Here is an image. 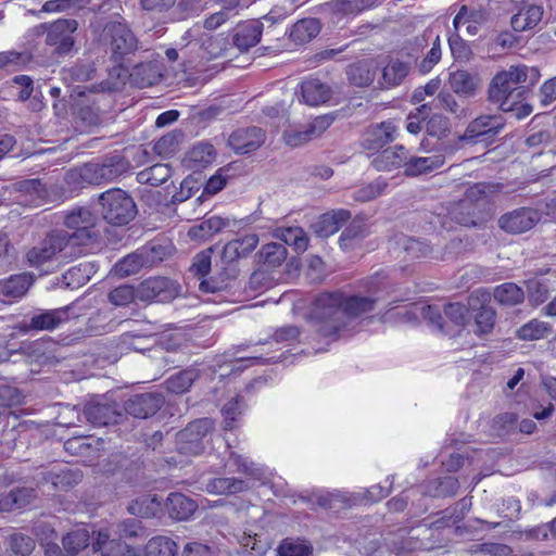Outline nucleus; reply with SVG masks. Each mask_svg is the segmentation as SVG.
<instances>
[{
    "instance_id": "1",
    "label": "nucleus",
    "mask_w": 556,
    "mask_h": 556,
    "mask_svg": "<svg viewBox=\"0 0 556 556\" xmlns=\"http://www.w3.org/2000/svg\"><path fill=\"white\" fill-rule=\"evenodd\" d=\"M540 77L538 67L525 64L511 65L493 76L488 87V101L497 105L503 112L514 110L516 103L525 100L527 89L535 85Z\"/></svg>"
},
{
    "instance_id": "2",
    "label": "nucleus",
    "mask_w": 556,
    "mask_h": 556,
    "mask_svg": "<svg viewBox=\"0 0 556 556\" xmlns=\"http://www.w3.org/2000/svg\"><path fill=\"white\" fill-rule=\"evenodd\" d=\"M343 303L341 291L324 292L315 299L311 317L320 337L331 340L341 337L346 325Z\"/></svg>"
},
{
    "instance_id": "3",
    "label": "nucleus",
    "mask_w": 556,
    "mask_h": 556,
    "mask_svg": "<svg viewBox=\"0 0 556 556\" xmlns=\"http://www.w3.org/2000/svg\"><path fill=\"white\" fill-rule=\"evenodd\" d=\"M72 241L67 231H51L26 252V262L30 267L43 269L55 260L72 257L77 254L71 250Z\"/></svg>"
},
{
    "instance_id": "4",
    "label": "nucleus",
    "mask_w": 556,
    "mask_h": 556,
    "mask_svg": "<svg viewBox=\"0 0 556 556\" xmlns=\"http://www.w3.org/2000/svg\"><path fill=\"white\" fill-rule=\"evenodd\" d=\"M98 202L103 219L113 226H125L137 215V205L132 197L121 188H112L102 192Z\"/></svg>"
},
{
    "instance_id": "5",
    "label": "nucleus",
    "mask_w": 556,
    "mask_h": 556,
    "mask_svg": "<svg viewBox=\"0 0 556 556\" xmlns=\"http://www.w3.org/2000/svg\"><path fill=\"white\" fill-rule=\"evenodd\" d=\"M129 161L121 153L102 157L101 162H89L78 168L77 175L81 185H102L111 182L128 173Z\"/></svg>"
},
{
    "instance_id": "6",
    "label": "nucleus",
    "mask_w": 556,
    "mask_h": 556,
    "mask_svg": "<svg viewBox=\"0 0 556 556\" xmlns=\"http://www.w3.org/2000/svg\"><path fill=\"white\" fill-rule=\"evenodd\" d=\"M99 42L106 47L111 59L119 63L126 55L137 49V39L126 23L122 21H109L103 26Z\"/></svg>"
},
{
    "instance_id": "7",
    "label": "nucleus",
    "mask_w": 556,
    "mask_h": 556,
    "mask_svg": "<svg viewBox=\"0 0 556 556\" xmlns=\"http://www.w3.org/2000/svg\"><path fill=\"white\" fill-rule=\"evenodd\" d=\"M215 421L212 418H199L189 422L176 434V450L182 455H200L204 452Z\"/></svg>"
},
{
    "instance_id": "8",
    "label": "nucleus",
    "mask_w": 556,
    "mask_h": 556,
    "mask_svg": "<svg viewBox=\"0 0 556 556\" xmlns=\"http://www.w3.org/2000/svg\"><path fill=\"white\" fill-rule=\"evenodd\" d=\"M46 33V43L53 47L54 52L68 54L75 45L74 33L78 28V22L74 18H60L52 23L39 26Z\"/></svg>"
},
{
    "instance_id": "9",
    "label": "nucleus",
    "mask_w": 556,
    "mask_h": 556,
    "mask_svg": "<svg viewBox=\"0 0 556 556\" xmlns=\"http://www.w3.org/2000/svg\"><path fill=\"white\" fill-rule=\"evenodd\" d=\"M64 224L74 230L73 233H68V238L73 239L71 250L76 252L79 245L86 244L91 239L90 230L96 225V216L90 210L79 207L66 214Z\"/></svg>"
},
{
    "instance_id": "10",
    "label": "nucleus",
    "mask_w": 556,
    "mask_h": 556,
    "mask_svg": "<svg viewBox=\"0 0 556 556\" xmlns=\"http://www.w3.org/2000/svg\"><path fill=\"white\" fill-rule=\"evenodd\" d=\"M505 126L501 114H483L472 119L465 129L462 140L477 143L497 136Z\"/></svg>"
},
{
    "instance_id": "11",
    "label": "nucleus",
    "mask_w": 556,
    "mask_h": 556,
    "mask_svg": "<svg viewBox=\"0 0 556 556\" xmlns=\"http://www.w3.org/2000/svg\"><path fill=\"white\" fill-rule=\"evenodd\" d=\"M177 293V286L166 277H150L137 287V300L142 302H168L175 299Z\"/></svg>"
},
{
    "instance_id": "12",
    "label": "nucleus",
    "mask_w": 556,
    "mask_h": 556,
    "mask_svg": "<svg viewBox=\"0 0 556 556\" xmlns=\"http://www.w3.org/2000/svg\"><path fill=\"white\" fill-rule=\"evenodd\" d=\"M333 123L330 115L315 117L311 123L300 127L283 131L285 142L293 148L301 147L306 142L320 137Z\"/></svg>"
},
{
    "instance_id": "13",
    "label": "nucleus",
    "mask_w": 556,
    "mask_h": 556,
    "mask_svg": "<svg viewBox=\"0 0 556 556\" xmlns=\"http://www.w3.org/2000/svg\"><path fill=\"white\" fill-rule=\"evenodd\" d=\"M71 309V306L47 311L40 309L38 313L34 314L28 321L24 320L18 328L24 332L52 331L70 320Z\"/></svg>"
},
{
    "instance_id": "14",
    "label": "nucleus",
    "mask_w": 556,
    "mask_h": 556,
    "mask_svg": "<svg viewBox=\"0 0 556 556\" xmlns=\"http://www.w3.org/2000/svg\"><path fill=\"white\" fill-rule=\"evenodd\" d=\"M165 399L160 392H146L131 395L124 405L125 412L140 419L155 415L164 405Z\"/></svg>"
},
{
    "instance_id": "15",
    "label": "nucleus",
    "mask_w": 556,
    "mask_h": 556,
    "mask_svg": "<svg viewBox=\"0 0 556 556\" xmlns=\"http://www.w3.org/2000/svg\"><path fill=\"white\" fill-rule=\"evenodd\" d=\"M540 220V213L529 207H520L502 215L498 226L506 232L518 235L532 229Z\"/></svg>"
},
{
    "instance_id": "16",
    "label": "nucleus",
    "mask_w": 556,
    "mask_h": 556,
    "mask_svg": "<svg viewBox=\"0 0 556 556\" xmlns=\"http://www.w3.org/2000/svg\"><path fill=\"white\" fill-rule=\"evenodd\" d=\"M84 417L93 427L117 424L122 412L116 403L90 402L84 408Z\"/></svg>"
},
{
    "instance_id": "17",
    "label": "nucleus",
    "mask_w": 556,
    "mask_h": 556,
    "mask_svg": "<svg viewBox=\"0 0 556 556\" xmlns=\"http://www.w3.org/2000/svg\"><path fill=\"white\" fill-rule=\"evenodd\" d=\"M265 141V132L258 127L235 130L229 139V147L238 154H248L257 150Z\"/></svg>"
},
{
    "instance_id": "18",
    "label": "nucleus",
    "mask_w": 556,
    "mask_h": 556,
    "mask_svg": "<svg viewBox=\"0 0 556 556\" xmlns=\"http://www.w3.org/2000/svg\"><path fill=\"white\" fill-rule=\"evenodd\" d=\"M396 127L392 122H382L368 128L362 138V147L368 152H378L395 139Z\"/></svg>"
},
{
    "instance_id": "19",
    "label": "nucleus",
    "mask_w": 556,
    "mask_h": 556,
    "mask_svg": "<svg viewBox=\"0 0 556 556\" xmlns=\"http://www.w3.org/2000/svg\"><path fill=\"white\" fill-rule=\"evenodd\" d=\"M447 81L451 90L464 98H473L482 84L479 74L467 70H456L450 73Z\"/></svg>"
},
{
    "instance_id": "20",
    "label": "nucleus",
    "mask_w": 556,
    "mask_h": 556,
    "mask_svg": "<svg viewBox=\"0 0 556 556\" xmlns=\"http://www.w3.org/2000/svg\"><path fill=\"white\" fill-rule=\"evenodd\" d=\"M257 244L258 236L255 233H249L241 238L230 240L223 249L222 261L226 265H231L240 258L250 255Z\"/></svg>"
},
{
    "instance_id": "21",
    "label": "nucleus",
    "mask_w": 556,
    "mask_h": 556,
    "mask_svg": "<svg viewBox=\"0 0 556 556\" xmlns=\"http://www.w3.org/2000/svg\"><path fill=\"white\" fill-rule=\"evenodd\" d=\"M263 33L260 20H249L238 24L232 31V42L240 51H248L256 46Z\"/></svg>"
},
{
    "instance_id": "22",
    "label": "nucleus",
    "mask_w": 556,
    "mask_h": 556,
    "mask_svg": "<svg viewBox=\"0 0 556 556\" xmlns=\"http://www.w3.org/2000/svg\"><path fill=\"white\" fill-rule=\"evenodd\" d=\"M36 497L37 492L34 488L13 486L0 494V510L10 513L22 509L31 504Z\"/></svg>"
},
{
    "instance_id": "23",
    "label": "nucleus",
    "mask_w": 556,
    "mask_h": 556,
    "mask_svg": "<svg viewBox=\"0 0 556 556\" xmlns=\"http://www.w3.org/2000/svg\"><path fill=\"white\" fill-rule=\"evenodd\" d=\"M351 212L348 210H333L319 216L312 225L314 232L321 238L336 233L349 219Z\"/></svg>"
},
{
    "instance_id": "24",
    "label": "nucleus",
    "mask_w": 556,
    "mask_h": 556,
    "mask_svg": "<svg viewBox=\"0 0 556 556\" xmlns=\"http://www.w3.org/2000/svg\"><path fill=\"white\" fill-rule=\"evenodd\" d=\"M230 226L231 220L229 218L213 215L204 218L200 224L192 226L188 235L191 239L206 241Z\"/></svg>"
},
{
    "instance_id": "25",
    "label": "nucleus",
    "mask_w": 556,
    "mask_h": 556,
    "mask_svg": "<svg viewBox=\"0 0 556 556\" xmlns=\"http://www.w3.org/2000/svg\"><path fill=\"white\" fill-rule=\"evenodd\" d=\"M162 72L163 65L159 61L142 62L134 67L130 77L139 88H146L157 84Z\"/></svg>"
},
{
    "instance_id": "26",
    "label": "nucleus",
    "mask_w": 556,
    "mask_h": 556,
    "mask_svg": "<svg viewBox=\"0 0 556 556\" xmlns=\"http://www.w3.org/2000/svg\"><path fill=\"white\" fill-rule=\"evenodd\" d=\"M408 151L403 146H395L379 152L371 164L377 170H392L403 166L406 167Z\"/></svg>"
},
{
    "instance_id": "27",
    "label": "nucleus",
    "mask_w": 556,
    "mask_h": 556,
    "mask_svg": "<svg viewBox=\"0 0 556 556\" xmlns=\"http://www.w3.org/2000/svg\"><path fill=\"white\" fill-rule=\"evenodd\" d=\"M303 101L311 106L326 103L331 98V89L317 78H309L301 84Z\"/></svg>"
},
{
    "instance_id": "28",
    "label": "nucleus",
    "mask_w": 556,
    "mask_h": 556,
    "mask_svg": "<svg viewBox=\"0 0 556 556\" xmlns=\"http://www.w3.org/2000/svg\"><path fill=\"white\" fill-rule=\"evenodd\" d=\"M198 368L190 366L172 376H169L164 384L168 392L174 394H182L189 391L193 382L199 378Z\"/></svg>"
},
{
    "instance_id": "29",
    "label": "nucleus",
    "mask_w": 556,
    "mask_h": 556,
    "mask_svg": "<svg viewBox=\"0 0 556 556\" xmlns=\"http://www.w3.org/2000/svg\"><path fill=\"white\" fill-rule=\"evenodd\" d=\"M321 29L320 22L314 17L298 21L290 30V39L296 45H304L315 38Z\"/></svg>"
},
{
    "instance_id": "30",
    "label": "nucleus",
    "mask_w": 556,
    "mask_h": 556,
    "mask_svg": "<svg viewBox=\"0 0 556 556\" xmlns=\"http://www.w3.org/2000/svg\"><path fill=\"white\" fill-rule=\"evenodd\" d=\"M93 548L101 552L102 556H134L132 548L122 540L109 539L104 532H99Z\"/></svg>"
},
{
    "instance_id": "31",
    "label": "nucleus",
    "mask_w": 556,
    "mask_h": 556,
    "mask_svg": "<svg viewBox=\"0 0 556 556\" xmlns=\"http://www.w3.org/2000/svg\"><path fill=\"white\" fill-rule=\"evenodd\" d=\"M445 160L442 154L416 157L407 154V162L405 167L406 176H418L428 172H432L443 166Z\"/></svg>"
},
{
    "instance_id": "32",
    "label": "nucleus",
    "mask_w": 556,
    "mask_h": 556,
    "mask_svg": "<svg viewBox=\"0 0 556 556\" xmlns=\"http://www.w3.org/2000/svg\"><path fill=\"white\" fill-rule=\"evenodd\" d=\"M166 505L169 516L177 520L188 519L197 509L195 502L181 493H170Z\"/></svg>"
},
{
    "instance_id": "33",
    "label": "nucleus",
    "mask_w": 556,
    "mask_h": 556,
    "mask_svg": "<svg viewBox=\"0 0 556 556\" xmlns=\"http://www.w3.org/2000/svg\"><path fill=\"white\" fill-rule=\"evenodd\" d=\"M409 71V63L399 59H391L382 70V86L386 88H392L401 85Z\"/></svg>"
},
{
    "instance_id": "34",
    "label": "nucleus",
    "mask_w": 556,
    "mask_h": 556,
    "mask_svg": "<svg viewBox=\"0 0 556 556\" xmlns=\"http://www.w3.org/2000/svg\"><path fill=\"white\" fill-rule=\"evenodd\" d=\"M459 489V482L455 477L445 476L429 480L425 485L422 493L432 497L453 496Z\"/></svg>"
},
{
    "instance_id": "35",
    "label": "nucleus",
    "mask_w": 556,
    "mask_h": 556,
    "mask_svg": "<svg viewBox=\"0 0 556 556\" xmlns=\"http://www.w3.org/2000/svg\"><path fill=\"white\" fill-rule=\"evenodd\" d=\"M377 302V298L372 295H345L344 294V317L353 318L362 314L371 312Z\"/></svg>"
},
{
    "instance_id": "36",
    "label": "nucleus",
    "mask_w": 556,
    "mask_h": 556,
    "mask_svg": "<svg viewBox=\"0 0 556 556\" xmlns=\"http://www.w3.org/2000/svg\"><path fill=\"white\" fill-rule=\"evenodd\" d=\"M543 8L540 5H528L518 14L511 17V25L517 31H525L534 28L542 20Z\"/></svg>"
},
{
    "instance_id": "37",
    "label": "nucleus",
    "mask_w": 556,
    "mask_h": 556,
    "mask_svg": "<svg viewBox=\"0 0 556 556\" xmlns=\"http://www.w3.org/2000/svg\"><path fill=\"white\" fill-rule=\"evenodd\" d=\"M31 285L27 275H14L0 282V294L8 299H20L26 294Z\"/></svg>"
},
{
    "instance_id": "38",
    "label": "nucleus",
    "mask_w": 556,
    "mask_h": 556,
    "mask_svg": "<svg viewBox=\"0 0 556 556\" xmlns=\"http://www.w3.org/2000/svg\"><path fill=\"white\" fill-rule=\"evenodd\" d=\"M448 215L453 222L465 227H475L478 225L476 216V206L468 203V200L462 199L454 203L448 210Z\"/></svg>"
},
{
    "instance_id": "39",
    "label": "nucleus",
    "mask_w": 556,
    "mask_h": 556,
    "mask_svg": "<svg viewBox=\"0 0 556 556\" xmlns=\"http://www.w3.org/2000/svg\"><path fill=\"white\" fill-rule=\"evenodd\" d=\"M81 473L67 467L59 470H50L45 473L43 479L51 482L55 489L66 490L81 481Z\"/></svg>"
},
{
    "instance_id": "40",
    "label": "nucleus",
    "mask_w": 556,
    "mask_h": 556,
    "mask_svg": "<svg viewBox=\"0 0 556 556\" xmlns=\"http://www.w3.org/2000/svg\"><path fill=\"white\" fill-rule=\"evenodd\" d=\"M287 256V248L280 242L266 243L258 251L260 262L271 268L279 267Z\"/></svg>"
},
{
    "instance_id": "41",
    "label": "nucleus",
    "mask_w": 556,
    "mask_h": 556,
    "mask_svg": "<svg viewBox=\"0 0 556 556\" xmlns=\"http://www.w3.org/2000/svg\"><path fill=\"white\" fill-rule=\"evenodd\" d=\"M215 159V149L208 142H199L194 144L188 153V163L194 168H203L211 164Z\"/></svg>"
},
{
    "instance_id": "42",
    "label": "nucleus",
    "mask_w": 556,
    "mask_h": 556,
    "mask_svg": "<svg viewBox=\"0 0 556 556\" xmlns=\"http://www.w3.org/2000/svg\"><path fill=\"white\" fill-rule=\"evenodd\" d=\"M248 489L249 483L238 478H215L207 483V491L216 494H236Z\"/></svg>"
},
{
    "instance_id": "43",
    "label": "nucleus",
    "mask_w": 556,
    "mask_h": 556,
    "mask_svg": "<svg viewBox=\"0 0 556 556\" xmlns=\"http://www.w3.org/2000/svg\"><path fill=\"white\" fill-rule=\"evenodd\" d=\"M91 270L89 263L73 266L62 275V285L68 289H77L89 281Z\"/></svg>"
},
{
    "instance_id": "44",
    "label": "nucleus",
    "mask_w": 556,
    "mask_h": 556,
    "mask_svg": "<svg viewBox=\"0 0 556 556\" xmlns=\"http://www.w3.org/2000/svg\"><path fill=\"white\" fill-rule=\"evenodd\" d=\"M350 83L357 87L369 86L375 79V73L366 61L351 64L346 71Z\"/></svg>"
},
{
    "instance_id": "45",
    "label": "nucleus",
    "mask_w": 556,
    "mask_h": 556,
    "mask_svg": "<svg viewBox=\"0 0 556 556\" xmlns=\"http://www.w3.org/2000/svg\"><path fill=\"white\" fill-rule=\"evenodd\" d=\"M378 0H331L329 10L334 14H357L371 8Z\"/></svg>"
},
{
    "instance_id": "46",
    "label": "nucleus",
    "mask_w": 556,
    "mask_h": 556,
    "mask_svg": "<svg viewBox=\"0 0 556 556\" xmlns=\"http://www.w3.org/2000/svg\"><path fill=\"white\" fill-rule=\"evenodd\" d=\"M172 176V167L167 164L157 163L138 174V181L151 186H160Z\"/></svg>"
},
{
    "instance_id": "47",
    "label": "nucleus",
    "mask_w": 556,
    "mask_h": 556,
    "mask_svg": "<svg viewBox=\"0 0 556 556\" xmlns=\"http://www.w3.org/2000/svg\"><path fill=\"white\" fill-rule=\"evenodd\" d=\"M176 553L177 544L168 536H154L146 545L147 556H175Z\"/></svg>"
},
{
    "instance_id": "48",
    "label": "nucleus",
    "mask_w": 556,
    "mask_h": 556,
    "mask_svg": "<svg viewBox=\"0 0 556 556\" xmlns=\"http://www.w3.org/2000/svg\"><path fill=\"white\" fill-rule=\"evenodd\" d=\"M89 531L86 528H79L67 533L62 543L68 554L76 555L89 545Z\"/></svg>"
},
{
    "instance_id": "49",
    "label": "nucleus",
    "mask_w": 556,
    "mask_h": 556,
    "mask_svg": "<svg viewBox=\"0 0 556 556\" xmlns=\"http://www.w3.org/2000/svg\"><path fill=\"white\" fill-rule=\"evenodd\" d=\"M525 294L516 283L506 282L494 290V299L501 304L516 305L523 301Z\"/></svg>"
},
{
    "instance_id": "50",
    "label": "nucleus",
    "mask_w": 556,
    "mask_h": 556,
    "mask_svg": "<svg viewBox=\"0 0 556 556\" xmlns=\"http://www.w3.org/2000/svg\"><path fill=\"white\" fill-rule=\"evenodd\" d=\"M149 263L147 251H138L129 254L116 264V269L121 275L129 276L137 274L139 269Z\"/></svg>"
},
{
    "instance_id": "51",
    "label": "nucleus",
    "mask_w": 556,
    "mask_h": 556,
    "mask_svg": "<svg viewBox=\"0 0 556 556\" xmlns=\"http://www.w3.org/2000/svg\"><path fill=\"white\" fill-rule=\"evenodd\" d=\"M286 245H290L296 253L304 252L308 245V238L305 231L300 227H289L281 231L279 237Z\"/></svg>"
},
{
    "instance_id": "52",
    "label": "nucleus",
    "mask_w": 556,
    "mask_h": 556,
    "mask_svg": "<svg viewBox=\"0 0 556 556\" xmlns=\"http://www.w3.org/2000/svg\"><path fill=\"white\" fill-rule=\"evenodd\" d=\"M182 137L184 135L181 131H170L162 136L154 143L153 149L160 156L167 157L173 155L178 150Z\"/></svg>"
},
{
    "instance_id": "53",
    "label": "nucleus",
    "mask_w": 556,
    "mask_h": 556,
    "mask_svg": "<svg viewBox=\"0 0 556 556\" xmlns=\"http://www.w3.org/2000/svg\"><path fill=\"white\" fill-rule=\"evenodd\" d=\"M496 313L494 308L481 305L475 315V332L479 336L490 333L495 325Z\"/></svg>"
},
{
    "instance_id": "54",
    "label": "nucleus",
    "mask_w": 556,
    "mask_h": 556,
    "mask_svg": "<svg viewBox=\"0 0 556 556\" xmlns=\"http://www.w3.org/2000/svg\"><path fill=\"white\" fill-rule=\"evenodd\" d=\"M401 244L410 260L428 257L432 253L430 243L419 238H405Z\"/></svg>"
},
{
    "instance_id": "55",
    "label": "nucleus",
    "mask_w": 556,
    "mask_h": 556,
    "mask_svg": "<svg viewBox=\"0 0 556 556\" xmlns=\"http://www.w3.org/2000/svg\"><path fill=\"white\" fill-rule=\"evenodd\" d=\"M551 331V327L541 320L532 319L517 330V336L521 340H539L544 338Z\"/></svg>"
},
{
    "instance_id": "56",
    "label": "nucleus",
    "mask_w": 556,
    "mask_h": 556,
    "mask_svg": "<svg viewBox=\"0 0 556 556\" xmlns=\"http://www.w3.org/2000/svg\"><path fill=\"white\" fill-rule=\"evenodd\" d=\"M159 506L155 495H143L132 501L128 506L131 515L149 518L155 515V508Z\"/></svg>"
},
{
    "instance_id": "57",
    "label": "nucleus",
    "mask_w": 556,
    "mask_h": 556,
    "mask_svg": "<svg viewBox=\"0 0 556 556\" xmlns=\"http://www.w3.org/2000/svg\"><path fill=\"white\" fill-rule=\"evenodd\" d=\"M279 556H308L312 546L302 540L285 539L277 548Z\"/></svg>"
},
{
    "instance_id": "58",
    "label": "nucleus",
    "mask_w": 556,
    "mask_h": 556,
    "mask_svg": "<svg viewBox=\"0 0 556 556\" xmlns=\"http://www.w3.org/2000/svg\"><path fill=\"white\" fill-rule=\"evenodd\" d=\"M9 547L17 556H28L35 548V541L28 535L13 533L9 538Z\"/></svg>"
},
{
    "instance_id": "59",
    "label": "nucleus",
    "mask_w": 556,
    "mask_h": 556,
    "mask_svg": "<svg viewBox=\"0 0 556 556\" xmlns=\"http://www.w3.org/2000/svg\"><path fill=\"white\" fill-rule=\"evenodd\" d=\"M137 299V288L122 285L109 293V301L116 306H126Z\"/></svg>"
},
{
    "instance_id": "60",
    "label": "nucleus",
    "mask_w": 556,
    "mask_h": 556,
    "mask_svg": "<svg viewBox=\"0 0 556 556\" xmlns=\"http://www.w3.org/2000/svg\"><path fill=\"white\" fill-rule=\"evenodd\" d=\"M387 187V182L382 179H377L366 186L361 187L358 190L354 192V199L361 202H367L379 197L384 188Z\"/></svg>"
},
{
    "instance_id": "61",
    "label": "nucleus",
    "mask_w": 556,
    "mask_h": 556,
    "mask_svg": "<svg viewBox=\"0 0 556 556\" xmlns=\"http://www.w3.org/2000/svg\"><path fill=\"white\" fill-rule=\"evenodd\" d=\"M495 191V186L488 182H478L470 186L466 192L464 200H468V203L475 205L479 201H484L489 194Z\"/></svg>"
},
{
    "instance_id": "62",
    "label": "nucleus",
    "mask_w": 556,
    "mask_h": 556,
    "mask_svg": "<svg viewBox=\"0 0 556 556\" xmlns=\"http://www.w3.org/2000/svg\"><path fill=\"white\" fill-rule=\"evenodd\" d=\"M448 45L452 55L456 61L467 62L469 61L472 52L467 42L460 38L458 34H454L448 38Z\"/></svg>"
},
{
    "instance_id": "63",
    "label": "nucleus",
    "mask_w": 556,
    "mask_h": 556,
    "mask_svg": "<svg viewBox=\"0 0 556 556\" xmlns=\"http://www.w3.org/2000/svg\"><path fill=\"white\" fill-rule=\"evenodd\" d=\"M444 315L456 326H464L469 319L467 306L458 302L445 305Z\"/></svg>"
},
{
    "instance_id": "64",
    "label": "nucleus",
    "mask_w": 556,
    "mask_h": 556,
    "mask_svg": "<svg viewBox=\"0 0 556 556\" xmlns=\"http://www.w3.org/2000/svg\"><path fill=\"white\" fill-rule=\"evenodd\" d=\"M429 136L441 138L450 131V121L442 114H433L426 124Z\"/></svg>"
}]
</instances>
